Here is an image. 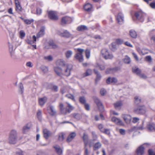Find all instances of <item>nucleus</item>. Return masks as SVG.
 <instances>
[{
    "label": "nucleus",
    "instance_id": "f257e3e1",
    "mask_svg": "<svg viewBox=\"0 0 155 155\" xmlns=\"http://www.w3.org/2000/svg\"><path fill=\"white\" fill-rule=\"evenodd\" d=\"M60 61L62 64V68L63 70V75L68 76L71 74V71L72 68L71 65L68 64L66 65L64 64V62L62 60H60Z\"/></svg>",
    "mask_w": 155,
    "mask_h": 155
},
{
    "label": "nucleus",
    "instance_id": "f03ea898",
    "mask_svg": "<svg viewBox=\"0 0 155 155\" xmlns=\"http://www.w3.org/2000/svg\"><path fill=\"white\" fill-rule=\"evenodd\" d=\"M102 56L105 59H111L114 57L113 54L110 53L109 50L107 48L103 49L101 51Z\"/></svg>",
    "mask_w": 155,
    "mask_h": 155
},
{
    "label": "nucleus",
    "instance_id": "7ed1b4c3",
    "mask_svg": "<svg viewBox=\"0 0 155 155\" xmlns=\"http://www.w3.org/2000/svg\"><path fill=\"white\" fill-rule=\"evenodd\" d=\"M84 51L83 49L80 48H78L77 50V53L74 55V58L79 62H82L84 60L82 53Z\"/></svg>",
    "mask_w": 155,
    "mask_h": 155
},
{
    "label": "nucleus",
    "instance_id": "20e7f679",
    "mask_svg": "<svg viewBox=\"0 0 155 155\" xmlns=\"http://www.w3.org/2000/svg\"><path fill=\"white\" fill-rule=\"evenodd\" d=\"M48 17L50 19L54 20H57L58 17L56 12L53 11H50L48 12Z\"/></svg>",
    "mask_w": 155,
    "mask_h": 155
},
{
    "label": "nucleus",
    "instance_id": "39448f33",
    "mask_svg": "<svg viewBox=\"0 0 155 155\" xmlns=\"http://www.w3.org/2000/svg\"><path fill=\"white\" fill-rule=\"evenodd\" d=\"M54 69L55 73L58 76H61L63 75V70L62 68V64H60V67H55L54 68Z\"/></svg>",
    "mask_w": 155,
    "mask_h": 155
},
{
    "label": "nucleus",
    "instance_id": "423d86ee",
    "mask_svg": "<svg viewBox=\"0 0 155 155\" xmlns=\"http://www.w3.org/2000/svg\"><path fill=\"white\" fill-rule=\"evenodd\" d=\"M134 111L137 113L143 114L146 112V108L144 106H139L137 108H135Z\"/></svg>",
    "mask_w": 155,
    "mask_h": 155
},
{
    "label": "nucleus",
    "instance_id": "0eeeda50",
    "mask_svg": "<svg viewBox=\"0 0 155 155\" xmlns=\"http://www.w3.org/2000/svg\"><path fill=\"white\" fill-rule=\"evenodd\" d=\"M94 101L97 105L99 110L101 111L104 110V107L102 103L97 98L95 97L94 98Z\"/></svg>",
    "mask_w": 155,
    "mask_h": 155
},
{
    "label": "nucleus",
    "instance_id": "6e6552de",
    "mask_svg": "<svg viewBox=\"0 0 155 155\" xmlns=\"http://www.w3.org/2000/svg\"><path fill=\"white\" fill-rule=\"evenodd\" d=\"M116 19L118 23L121 24H123L124 21L123 15L121 13H119Z\"/></svg>",
    "mask_w": 155,
    "mask_h": 155
},
{
    "label": "nucleus",
    "instance_id": "1a4fd4ad",
    "mask_svg": "<svg viewBox=\"0 0 155 155\" xmlns=\"http://www.w3.org/2000/svg\"><path fill=\"white\" fill-rule=\"evenodd\" d=\"M58 34L61 37L67 38H69L71 36L70 32L66 30L64 31L63 32H59Z\"/></svg>",
    "mask_w": 155,
    "mask_h": 155
},
{
    "label": "nucleus",
    "instance_id": "9d476101",
    "mask_svg": "<svg viewBox=\"0 0 155 155\" xmlns=\"http://www.w3.org/2000/svg\"><path fill=\"white\" fill-rule=\"evenodd\" d=\"M111 120L118 125H123L124 124L123 123L120 119L115 117H113L112 118Z\"/></svg>",
    "mask_w": 155,
    "mask_h": 155
},
{
    "label": "nucleus",
    "instance_id": "9b49d317",
    "mask_svg": "<svg viewBox=\"0 0 155 155\" xmlns=\"http://www.w3.org/2000/svg\"><path fill=\"white\" fill-rule=\"evenodd\" d=\"M143 13L141 11L137 12L135 13V16L137 18L138 20H141V21H143Z\"/></svg>",
    "mask_w": 155,
    "mask_h": 155
},
{
    "label": "nucleus",
    "instance_id": "f8f14e48",
    "mask_svg": "<svg viewBox=\"0 0 155 155\" xmlns=\"http://www.w3.org/2000/svg\"><path fill=\"white\" fill-rule=\"evenodd\" d=\"M122 117L127 123L129 124L131 120V117L130 115L123 114L122 115Z\"/></svg>",
    "mask_w": 155,
    "mask_h": 155
},
{
    "label": "nucleus",
    "instance_id": "ddd939ff",
    "mask_svg": "<svg viewBox=\"0 0 155 155\" xmlns=\"http://www.w3.org/2000/svg\"><path fill=\"white\" fill-rule=\"evenodd\" d=\"M9 136L18 138V133L17 130L15 129L11 130L9 134Z\"/></svg>",
    "mask_w": 155,
    "mask_h": 155
},
{
    "label": "nucleus",
    "instance_id": "4468645a",
    "mask_svg": "<svg viewBox=\"0 0 155 155\" xmlns=\"http://www.w3.org/2000/svg\"><path fill=\"white\" fill-rule=\"evenodd\" d=\"M76 134L75 132H73L71 133L68 136L67 139V141L68 142L71 141L76 136Z\"/></svg>",
    "mask_w": 155,
    "mask_h": 155
},
{
    "label": "nucleus",
    "instance_id": "2eb2a0df",
    "mask_svg": "<svg viewBox=\"0 0 155 155\" xmlns=\"http://www.w3.org/2000/svg\"><path fill=\"white\" fill-rule=\"evenodd\" d=\"M102 146V144L100 142H97L95 143L93 146V150L96 151L100 148Z\"/></svg>",
    "mask_w": 155,
    "mask_h": 155
},
{
    "label": "nucleus",
    "instance_id": "dca6fc26",
    "mask_svg": "<svg viewBox=\"0 0 155 155\" xmlns=\"http://www.w3.org/2000/svg\"><path fill=\"white\" fill-rule=\"evenodd\" d=\"M117 81V79L114 78H108L106 80V82L107 84L110 83H115Z\"/></svg>",
    "mask_w": 155,
    "mask_h": 155
},
{
    "label": "nucleus",
    "instance_id": "f3484780",
    "mask_svg": "<svg viewBox=\"0 0 155 155\" xmlns=\"http://www.w3.org/2000/svg\"><path fill=\"white\" fill-rule=\"evenodd\" d=\"M54 148L55 149V150L57 153L61 155L62 153V150L60 147L58 145H55L54 146Z\"/></svg>",
    "mask_w": 155,
    "mask_h": 155
},
{
    "label": "nucleus",
    "instance_id": "a211bd4d",
    "mask_svg": "<svg viewBox=\"0 0 155 155\" xmlns=\"http://www.w3.org/2000/svg\"><path fill=\"white\" fill-rule=\"evenodd\" d=\"M44 136L45 138L47 139L48 137L51 135V133L48 129H45L43 130Z\"/></svg>",
    "mask_w": 155,
    "mask_h": 155
},
{
    "label": "nucleus",
    "instance_id": "6ab92c4d",
    "mask_svg": "<svg viewBox=\"0 0 155 155\" xmlns=\"http://www.w3.org/2000/svg\"><path fill=\"white\" fill-rule=\"evenodd\" d=\"M148 130L150 131H155V124L153 123H149L147 125Z\"/></svg>",
    "mask_w": 155,
    "mask_h": 155
},
{
    "label": "nucleus",
    "instance_id": "aec40b11",
    "mask_svg": "<svg viewBox=\"0 0 155 155\" xmlns=\"http://www.w3.org/2000/svg\"><path fill=\"white\" fill-rule=\"evenodd\" d=\"M45 28L43 27L41 28L39 32L37 34L36 38H39L41 37L42 36L45 34Z\"/></svg>",
    "mask_w": 155,
    "mask_h": 155
},
{
    "label": "nucleus",
    "instance_id": "412c9836",
    "mask_svg": "<svg viewBox=\"0 0 155 155\" xmlns=\"http://www.w3.org/2000/svg\"><path fill=\"white\" fill-rule=\"evenodd\" d=\"M17 139L16 138L9 136L8 142L10 144H15L16 143Z\"/></svg>",
    "mask_w": 155,
    "mask_h": 155
},
{
    "label": "nucleus",
    "instance_id": "4be33fe9",
    "mask_svg": "<svg viewBox=\"0 0 155 155\" xmlns=\"http://www.w3.org/2000/svg\"><path fill=\"white\" fill-rule=\"evenodd\" d=\"M67 106L66 107V108L65 111V112H66V114L67 112L69 113H70V112L74 108V107L69 103H67Z\"/></svg>",
    "mask_w": 155,
    "mask_h": 155
},
{
    "label": "nucleus",
    "instance_id": "5701e85b",
    "mask_svg": "<svg viewBox=\"0 0 155 155\" xmlns=\"http://www.w3.org/2000/svg\"><path fill=\"white\" fill-rule=\"evenodd\" d=\"M144 148L142 146H140L137 150V153L138 155H142L144 152Z\"/></svg>",
    "mask_w": 155,
    "mask_h": 155
},
{
    "label": "nucleus",
    "instance_id": "b1692460",
    "mask_svg": "<svg viewBox=\"0 0 155 155\" xmlns=\"http://www.w3.org/2000/svg\"><path fill=\"white\" fill-rule=\"evenodd\" d=\"M122 105V103L121 101H117L114 104V107L116 109H120Z\"/></svg>",
    "mask_w": 155,
    "mask_h": 155
},
{
    "label": "nucleus",
    "instance_id": "393cba45",
    "mask_svg": "<svg viewBox=\"0 0 155 155\" xmlns=\"http://www.w3.org/2000/svg\"><path fill=\"white\" fill-rule=\"evenodd\" d=\"M47 98L44 97L43 98H40L38 99L39 103L41 106L43 105L47 101Z\"/></svg>",
    "mask_w": 155,
    "mask_h": 155
},
{
    "label": "nucleus",
    "instance_id": "a878e982",
    "mask_svg": "<svg viewBox=\"0 0 155 155\" xmlns=\"http://www.w3.org/2000/svg\"><path fill=\"white\" fill-rule=\"evenodd\" d=\"M92 8L91 4L89 3H87L84 5V9L87 11H90Z\"/></svg>",
    "mask_w": 155,
    "mask_h": 155
},
{
    "label": "nucleus",
    "instance_id": "bb28decb",
    "mask_svg": "<svg viewBox=\"0 0 155 155\" xmlns=\"http://www.w3.org/2000/svg\"><path fill=\"white\" fill-rule=\"evenodd\" d=\"M71 18L68 17H63L61 19V23L62 25H64L68 22L70 20Z\"/></svg>",
    "mask_w": 155,
    "mask_h": 155
},
{
    "label": "nucleus",
    "instance_id": "cd10ccee",
    "mask_svg": "<svg viewBox=\"0 0 155 155\" xmlns=\"http://www.w3.org/2000/svg\"><path fill=\"white\" fill-rule=\"evenodd\" d=\"M15 3L16 6V11L18 12L21 11L22 8L19 3V2H15Z\"/></svg>",
    "mask_w": 155,
    "mask_h": 155
},
{
    "label": "nucleus",
    "instance_id": "c85d7f7f",
    "mask_svg": "<svg viewBox=\"0 0 155 155\" xmlns=\"http://www.w3.org/2000/svg\"><path fill=\"white\" fill-rule=\"evenodd\" d=\"M88 29L87 27L84 25H81L79 26L77 28V30L78 31H83L84 30H87Z\"/></svg>",
    "mask_w": 155,
    "mask_h": 155
},
{
    "label": "nucleus",
    "instance_id": "c756f323",
    "mask_svg": "<svg viewBox=\"0 0 155 155\" xmlns=\"http://www.w3.org/2000/svg\"><path fill=\"white\" fill-rule=\"evenodd\" d=\"M33 41H32L28 39L26 40V41L28 44H31L35 43L36 41V37L35 35L33 36Z\"/></svg>",
    "mask_w": 155,
    "mask_h": 155
},
{
    "label": "nucleus",
    "instance_id": "7c9ffc66",
    "mask_svg": "<svg viewBox=\"0 0 155 155\" xmlns=\"http://www.w3.org/2000/svg\"><path fill=\"white\" fill-rule=\"evenodd\" d=\"M65 134L63 132L60 133L58 134V140H59L61 141H63L64 139Z\"/></svg>",
    "mask_w": 155,
    "mask_h": 155
},
{
    "label": "nucleus",
    "instance_id": "2f4dec72",
    "mask_svg": "<svg viewBox=\"0 0 155 155\" xmlns=\"http://www.w3.org/2000/svg\"><path fill=\"white\" fill-rule=\"evenodd\" d=\"M83 139L84 142V145H87L88 143V136L85 133L84 134Z\"/></svg>",
    "mask_w": 155,
    "mask_h": 155
},
{
    "label": "nucleus",
    "instance_id": "473e14b6",
    "mask_svg": "<svg viewBox=\"0 0 155 155\" xmlns=\"http://www.w3.org/2000/svg\"><path fill=\"white\" fill-rule=\"evenodd\" d=\"M30 128V126H29L28 124L24 126L23 127L22 132L24 133H25L28 132Z\"/></svg>",
    "mask_w": 155,
    "mask_h": 155
},
{
    "label": "nucleus",
    "instance_id": "72a5a7b5",
    "mask_svg": "<svg viewBox=\"0 0 155 155\" xmlns=\"http://www.w3.org/2000/svg\"><path fill=\"white\" fill-rule=\"evenodd\" d=\"M48 44L49 45V47H46V48H57V46L52 41H50V42Z\"/></svg>",
    "mask_w": 155,
    "mask_h": 155
},
{
    "label": "nucleus",
    "instance_id": "f704fd0d",
    "mask_svg": "<svg viewBox=\"0 0 155 155\" xmlns=\"http://www.w3.org/2000/svg\"><path fill=\"white\" fill-rule=\"evenodd\" d=\"M18 87L20 88L19 91V93L21 94H23L24 92V87L23 85L21 83L19 84Z\"/></svg>",
    "mask_w": 155,
    "mask_h": 155
},
{
    "label": "nucleus",
    "instance_id": "c9c22d12",
    "mask_svg": "<svg viewBox=\"0 0 155 155\" xmlns=\"http://www.w3.org/2000/svg\"><path fill=\"white\" fill-rule=\"evenodd\" d=\"M87 145H84V155H89L91 152V150L87 147Z\"/></svg>",
    "mask_w": 155,
    "mask_h": 155
},
{
    "label": "nucleus",
    "instance_id": "e433bc0d",
    "mask_svg": "<svg viewBox=\"0 0 155 155\" xmlns=\"http://www.w3.org/2000/svg\"><path fill=\"white\" fill-rule=\"evenodd\" d=\"M73 52L71 50H68L65 53L66 57L68 58H70Z\"/></svg>",
    "mask_w": 155,
    "mask_h": 155
},
{
    "label": "nucleus",
    "instance_id": "4c0bfd02",
    "mask_svg": "<svg viewBox=\"0 0 155 155\" xmlns=\"http://www.w3.org/2000/svg\"><path fill=\"white\" fill-rule=\"evenodd\" d=\"M132 70L134 72L136 73L138 75L140 74L141 73V70L137 68L134 67L133 68Z\"/></svg>",
    "mask_w": 155,
    "mask_h": 155
},
{
    "label": "nucleus",
    "instance_id": "58836bf2",
    "mask_svg": "<svg viewBox=\"0 0 155 155\" xmlns=\"http://www.w3.org/2000/svg\"><path fill=\"white\" fill-rule=\"evenodd\" d=\"M130 36L133 38H135L137 37V34L136 31L133 30H131L130 32Z\"/></svg>",
    "mask_w": 155,
    "mask_h": 155
},
{
    "label": "nucleus",
    "instance_id": "ea45409f",
    "mask_svg": "<svg viewBox=\"0 0 155 155\" xmlns=\"http://www.w3.org/2000/svg\"><path fill=\"white\" fill-rule=\"evenodd\" d=\"M94 71L95 73L97 74L96 81H98L100 79L101 76L97 71L95 69H94Z\"/></svg>",
    "mask_w": 155,
    "mask_h": 155
},
{
    "label": "nucleus",
    "instance_id": "a19ab883",
    "mask_svg": "<svg viewBox=\"0 0 155 155\" xmlns=\"http://www.w3.org/2000/svg\"><path fill=\"white\" fill-rule=\"evenodd\" d=\"M44 59L48 61H51L53 60V57L51 55H50L45 56Z\"/></svg>",
    "mask_w": 155,
    "mask_h": 155
},
{
    "label": "nucleus",
    "instance_id": "79ce46f5",
    "mask_svg": "<svg viewBox=\"0 0 155 155\" xmlns=\"http://www.w3.org/2000/svg\"><path fill=\"white\" fill-rule=\"evenodd\" d=\"M64 105L63 104L60 103L59 105V107L61 113L65 114H66V112L64 111V109L63 108Z\"/></svg>",
    "mask_w": 155,
    "mask_h": 155
},
{
    "label": "nucleus",
    "instance_id": "37998d69",
    "mask_svg": "<svg viewBox=\"0 0 155 155\" xmlns=\"http://www.w3.org/2000/svg\"><path fill=\"white\" fill-rule=\"evenodd\" d=\"M92 70L90 69H87L86 72L83 74V77H86L91 74Z\"/></svg>",
    "mask_w": 155,
    "mask_h": 155
},
{
    "label": "nucleus",
    "instance_id": "c03bdc74",
    "mask_svg": "<svg viewBox=\"0 0 155 155\" xmlns=\"http://www.w3.org/2000/svg\"><path fill=\"white\" fill-rule=\"evenodd\" d=\"M97 68H99L101 70H104L105 68V66L104 65H100L98 64H97L96 65Z\"/></svg>",
    "mask_w": 155,
    "mask_h": 155
},
{
    "label": "nucleus",
    "instance_id": "a18cd8bd",
    "mask_svg": "<svg viewBox=\"0 0 155 155\" xmlns=\"http://www.w3.org/2000/svg\"><path fill=\"white\" fill-rule=\"evenodd\" d=\"M124 61L125 63L127 64H129L131 61L130 58L127 56H125V58L124 59Z\"/></svg>",
    "mask_w": 155,
    "mask_h": 155
},
{
    "label": "nucleus",
    "instance_id": "49530a36",
    "mask_svg": "<svg viewBox=\"0 0 155 155\" xmlns=\"http://www.w3.org/2000/svg\"><path fill=\"white\" fill-rule=\"evenodd\" d=\"M134 99L135 104L137 105L138 104L141 102V99L138 97H135Z\"/></svg>",
    "mask_w": 155,
    "mask_h": 155
},
{
    "label": "nucleus",
    "instance_id": "de8ad7c7",
    "mask_svg": "<svg viewBox=\"0 0 155 155\" xmlns=\"http://www.w3.org/2000/svg\"><path fill=\"white\" fill-rule=\"evenodd\" d=\"M73 117L77 120H80L81 118L80 114L77 113H74L72 114Z\"/></svg>",
    "mask_w": 155,
    "mask_h": 155
},
{
    "label": "nucleus",
    "instance_id": "09e8293b",
    "mask_svg": "<svg viewBox=\"0 0 155 155\" xmlns=\"http://www.w3.org/2000/svg\"><path fill=\"white\" fill-rule=\"evenodd\" d=\"M50 110L51 112H50L51 114V115H54L56 114V111L53 107L52 106H50Z\"/></svg>",
    "mask_w": 155,
    "mask_h": 155
},
{
    "label": "nucleus",
    "instance_id": "8fccbe9b",
    "mask_svg": "<svg viewBox=\"0 0 155 155\" xmlns=\"http://www.w3.org/2000/svg\"><path fill=\"white\" fill-rule=\"evenodd\" d=\"M41 69L44 73H46L48 71V68L45 66H42L41 67Z\"/></svg>",
    "mask_w": 155,
    "mask_h": 155
},
{
    "label": "nucleus",
    "instance_id": "3c124183",
    "mask_svg": "<svg viewBox=\"0 0 155 155\" xmlns=\"http://www.w3.org/2000/svg\"><path fill=\"white\" fill-rule=\"evenodd\" d=\"M154 31H152L150 32L149 33V35L151 36H152L151 37V40L155 42V37L153 35H154Z\"/></svg>",
    "mask_w": 155,
    "mask_h": 155
},
{
    "label": "nucleus",
    "instance_id": "603ef678",
    "mask_svg": "<svg viewBox=\"0 0 155 155\" xmlns=\"http://www.w3.org/2000/svg\"><path fill=\"white\" fill-rule=\"evenodd\" d=\"M24 21L25 24L27 25H29L33 21V20L32 19H25L24 20Z\"/></svg>",
    "mask_w": 155,
    "mask_h": 155
},
{
    "label": "nucleus",
    "instance_id": "864d4df0",
    "mask_svg": "<svg viewBox=\"0 0 155 155\" xmlns=\"http://www.w3.org/2000/svg\"><path fill=\"white\" fill-rule=\"evenodd\" d=\"M19 35L20 38H21L22 39L25 36V34L23 31L21 30L19 32Z\"/></svg>",
    "mask_w": 155,
    "mask_h": 155
},
{
    "label": "nucleus",
    "instance_id": "5fc2aeb1",
    "mask_svg": "<svg viewBox=\"0 0 155 155\" xmlns=\"http://www.w3.org/2000/svg\"><path fill=\"white\" fill-rule=\"evenodd\" d=\"M85 55L87 58H89L90 56V52L89 50L87 49L85 51Z\"/></svg>",
    "mask_w": 155,
    "mask_h": 155
},
{
    "label": "nucleus",
    "instance_id": "6e6d98bb",
    "mask_svg": "<svg viewBox=\"0 0 155 155\" xmlns=\"http://www.w3.org/2000/svg\"><path fill=\"white\" fill-rule=\"evenodd\" d=\"M66 96L69 99H71L73 101H75L74 96L73 95L69 94L66 95Z\"/></svg>",
    "mask_w": 155,
    "mask_h": 155
},
{
    "label": "nucleus",
    "instance_id": "4d7b16f0",
    "mask_svg": "<svg viewBox=\"0 0 155 155\" xmlns=\"http://www.w3.org/2000/svg\"><path fill=\"white\" fill-rule=\"evenodd\" d=\"M79 101L82 104H85V99L84 97H80L79 98Z\"/></svg>",
    "mask_w": 155,
    "mask_h": 155
},
{
    "label": "nucleus",
    "instance_id": "13d9d810",
    "mask_svg": "<svg viewBox=\"0 0 155 155\" xmlns=\"http://www.w3.org/2000/svg\"><path fill=\"white\" fill-rule=\"evenodd\" d=\"M41 111L39 110L37 114V115L38 118L39 120L41 119Z\"/></svg>",
    "mask_w": 155,
    "mask_h": 155
},
{
    "label": "nucleus",
    "instance_id": "bf43d9fd",
    "mask_svg": "<svg viewBox=\"0 0 155 155\" xmlns=\"http://www.w3.org/2000/svg\"><path fill=\"white\" fill-rule=\"evenodd\" d=\"M116 43L118 45H120L122 44L123 42V40L120 39H117L116 40Z\"/></svg>",
    "mask_w": 155,
    "mask_h": 155
},
{
    "label": "nucleus",
    "instance_id": "052dcab7",
    "mask_svg": "<svg viewBox=\"0 0 155 155\" xmlns=\"http://www.w3.org/2000/svg\"><path fill=\"white\" fill-rule=\"evenodd\" d=\"M106 93V90L102 88L100 91V93L102 95H104Z\"/></svg>",
    "mask_w": 155,
    "mask_h": 155
},
{
    "label": "nucleus",
    "instance_id": "680f3d73",
    "mask_svg": "<svg viewBox=\"0 0 155 155\" xmlns=\"http://www.w3.org/2000/svg\"><path fill=\"white\" fill-rule=\"evenodd\" d=\"M98 127L99 130H100L101 132H102L104 131V130L105 129H104L103 128V125L101 124H100L98 126Z\"/></svg>",
    "mask_w": 155,
    "mask_h": 155
},
{
    "label": "nucleus",
    "instance_id": "e2e57ef3",
    "mask_svg": "<svg viewBox=\"0 0 155 155\" xmlns=\"http://www.w3.org/2000/svg\"><path fill=\"white\" fill-rule=\"evenodd\" d=\"M106 134L109 135L110 134V131L108 129H104V131L102 132Z\"/></svg>",
    "mask_w": 155,
    "mask_h": 155
},
{
    "label": "nucleus",
    "instance_id": "0e129e2a",
    "mask_svg": "<svg viewBox=\"0 0 155 155\" xmlns=\"http://www.w3.org/2000/svg\"><path fill=\"white\" fill-rule=\"evenodd\" d=\"M119 132L122 135H124L125 134V130L123 129H121L119 130Z\"/></svg>",
    "mask_w": 155,
    "mask_h": 155
},
{
    "label": "nucleus",
    "instance_id": "69168bd1",
    "mask_svg": "<svg viewBox=\"0 0 155 155\" xmlns=\"http://www.w3.org/2000/svg\"><path fill=\"white\" fill-rule=\"evenodd\" d=\"M146 60L149 62H151L152 61L151 57L150 56H147L146 57Z\"/></svg>",
    "mask_w": 155,
    "mask_h": 155
},
{
    "label": "nucleus",
    "instance_id": "338daca9",
    "mask_svg": "<svg viewBox=\"0 0 155 155\" xmlns=\"http://www.w3.org/2000/svg\"><path fill=\"white\" fill-rule=\"evenodd\" d=\"M26 65L29 67L32 68L33 66V64L30 61H28L26 63Z\"/></svg>",
    "mask_w": 155,
    "mask_h": 155
},
{
    "label": "nucleus",
    "instance_id": "774afa93",
    "mask_svg": "<svg viewBox=\"0 0 155 155\" xmlns=\"http://www.w3.org/2000/svg\"><path fill=\"white\" fill-rule=\"evenodd\" d=\"M42 12L41 9L39 8H37L36 13L38 15H40Z\"/></svg>",
    "mask_w": 155,
    "mask_h": 155
}]
</instances>
